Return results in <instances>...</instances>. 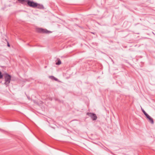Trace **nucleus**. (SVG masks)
Returning <instances> with one entry per match:
<instances>
[{"label":"nucleus","mask_w":155,"mask_h":155,"mask_svg":"<svg viewBox=\"0 0 155 155\" xmlns=\"http://www.w3.org/2000/svg\"><path fill=\"white\" fill-rule=\"evenodd\" d=\"M27 4L29 6L33 8H37L39 9H42L43 8V7L42 5L32 1L28 0Z\"/></svg>","instance_id":"obj_1"},{"label":"nucleus","mask_w":155,"mask_h":155,"mask_svg":"<svg viewBox=\"0 0 155 155\" xmlns=\"http://www.w3.org/2000/svg\"><path fill=\"white\" fill-rule=\"evenodd\" d=\"M36 31L38 33H42L49 34L52 32V31H49L46 29L40 28H37Z\"/></svg>","instance_id":"obj_2"},{"label":"nucleus","mask_w":155,"mask_h":155,"mask_svg":"<svg viewBox=\"0 0 155 155\" xmlns=\"http://www.w3.org/2000/svg\"><path fill=\"white\" fill-rule=\"evenodd\" d=\"M5 78V84L7 85L10 82L11 80V76L7 74H5L4 75Z\"/></svg>","instance_id":"obj_3"},{"label":"nucleus","mask_w":155,"mask_h":155,"mask_svg":"<svg viewBox=\"0 0 155 155\" xmlns=\"http://www.w3.org/2000/svg\"><path fill=\"white\" fill-rule=\"evenodd\" d=\"M87 114L91 117L93 120H95L97 119L96 114L92 113H87Z\"/></svg>","instance_id":"obj_4"},{"label":"nucleus","mask_w":155,"mask_h":155,"mask_svg":"<svg viewBox=\"0 0 155 155\" xmlns=\"http://www.w3.org/2000/svg\"><path fill=\"white\" fill-rule=\"evenodd\" d=\"M20 2L23 4L27 3L28 0H18Z\"/></svg>","instance_id":"obj_5"},{"label":"nucleus","mask_w":155,"mask_h":155,"mask_svg":"<svg viewBox=\"0 0 155 155\" xmlns=\"http://www.w3.org/2000/svg\"><path fill=\"white\" fill-rule=\"evenodd\" d=\"M57 62L56 63V64L57 65H59L61 64V62L59 59H57Z\"/></svg>","instance_id":"obj_6"},{"label":"nucleus","mask_w":155,"mask_h":155,"mask_svg":"<svg viewBox=\"0 0 155 155\" xmlns=\"http://www.w3.org/2000/svg\"><path fill=\"white\" fill-rule=\"evenodd\" d=\"M149 121H150V122L152 123V124H153V119L151 117H150L149 119Z\"/></svg>","instance_id":"obj_7"},{"label":"nucleus","mask_w":155,"mask_h":155,"mask_svg":"<svg viewBox=\"0 0 155 155\" xmlns=\"http://www.w3.org/2000/svg\"><path fill=\"white\" fill-rule=\"evenodd\" d=\"M146 116L149 119L151 117H150L147 114H146Z\"/></svg>","instance_id":"obj_8"},{"label":"nucleus","mask_w":155,"mask_h":155,"mask_svg":"<svg viewBox=\"0 0 155 155\" xmlns=\"http://www.w3.org/2000/svg\"><path fill=\"white\" fill-rule=\"evenodd\" d=\"M3 77V75L2 74V73L0 71V79L2 78Z\"/></svg>","instance_id":"obj_9"},{"label":"nucleus","mask_w":155,"mask_h":155,"mask_svg":"<svg viewBox=\"0 0 155 155\" xmlns=\"http://www.w3.org/2000/svg\"><path fill=\"white\" fill-rule=\"evenodd\" d=\"M143 113H144V114L146 115V114H147L146 113L144 110H143Z\"/></svg>","instance_id":"obj_10"},{"label":"nucleus","mask_w":155,"mask_h":155,"mask_svg":"<svg viewBox=\"0 0 155 155\" xmlns=\"http://www.w3.org/2000/svg\"><path fill=\"white\" fill-rule=\"evenodd\" d=\"M8 45V47H10V45H9V43H8V45Z\"/></svg>","instance_id":"obj_11"}]
</instances>
